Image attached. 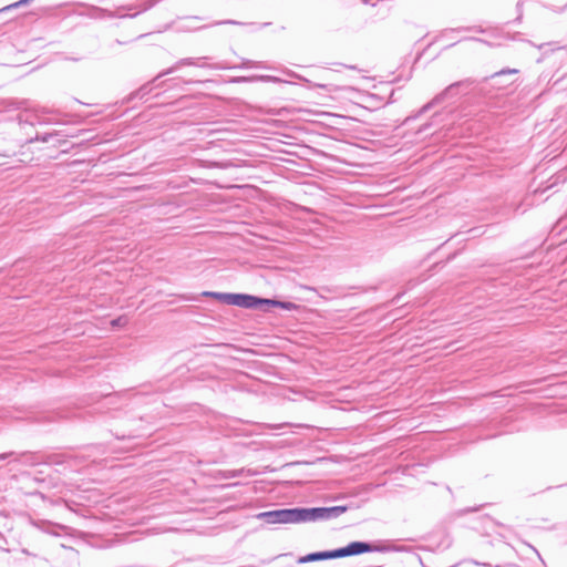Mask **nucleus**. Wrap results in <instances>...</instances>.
<instances>
[{"label":"nucleus","mask_w":567,"mask_h":567,"mask_svg":"<svg viewBox=\"0 0 567 567\" xmlns=\"http://www.w3.org/2000/svg\"><path fill=\"white\" fill-rule=\"evenodd\" d=\"M347 511L346 506L298 508V524L307 522L329 520Z\"/></svg>","instance_id":"nucleus-1"},{"label":"nucleus","mask_w":567,"mask_h":567,"mask_svg":"<svg viewBox=\"0 0 567 567\" xmlns=\"http://www.w3.org/2000/svg\"><path fill=\"white\" fill-rule=\"evenodd\" d=\"M471 84L472 82L470 80H464L449 85L443 92L434 96L432 101L423 105L413 118L419 117L421 114L430 111L432 107L443 103L447 99H453L458 94H464Z\"/></svg>","instance_id":"nucleus-2"},{"label":"nucleus","mask_w":567,"mask_h":567,"mask_svg":"<svg viewBox=\"0 0 567 567\" xmlns=\"http://www.w3.org/2000/svg\"><path fill=\"white\" fill-rule=\"evenodd\" d=\"M256 518L266 524H298V508H284L261 512Z\"/></svg>","instance_id":"nucleus-3"},{"label":"nucleus","mask_w":567,"mask_h":567,"mask_svg":"<svg viewBox=\"0 0 567 567\" xmlns=\"http://www.w3.org/2000/svg\"><path fill=\"white\" fill-rule=\"evenodd\" d=\"M207 58H196V59H193V58H186V59H181L179 61H177L173 66H171L169 69L161 72L156 79L153 80L156 81L158 78H162L164 75H168V74H172L173 72H175L176 70H178L179 68L184 66V65H194V66H198V68H212V69H215V70H225V69H228L227 65L225 64H221V63H216V64H207L205 61H206Z\"/></svg>","instance_id":"nucleus-4"},{"label":"nucleus","mask_w":567,"mask_h":567,"mask_svg":"<svg viewBox=\"0 0 567 567\" xmlns=\"http://www.w3.org/2000/svg\"><path fill=\"white\" fill-rule=\"evenodd\" d=\"M270 302V299H262L250 295L238 293L237 306L245 309H259L264 306L269 307Z\"/></svg>","instance_id":"nucleus-5"},{"label":"nucleus","mask_w":567,"mask_h":567,"mask_svg":"<svg viewBox=\"0 0 567 567\" xmlns=\"http://www.w3.org/2000/svg\"><path fill=\"white\" fill-rule=\"evenodd\" d=\"M231 83H252V82H271V83H288L278 76L256 74L250 76H236L230 80Z\"/></svg>","instance_id":"nucleus-6"},{"label":"nucleus","mask_w":567,"mask_h":567,"mask_svg":"<svg viewBox=\"0 0 567 567\" xmlns=\"http://www.w3.org/2000/svg\"><path fill=\"white\" fill-rule=\"evenodd\" d=\"M38 120H39L38 114L34 112H31V111H25L18 115L19 125L22 127H24V126L33 127L35 124V121H38Z\"/></svg>","instance_id":"nucleus-7"},{"label":"nucleus","mask_w":567,"mask_h":567,"mask_svg":"<svg viewBox=\"0 0 567 567\" xmlns=\"http://www.w3.org/2000/svg\"><path fill=\"white\" fill-rule=\"evenodd\" d=\"M205 295L212 296L226 305L237 306L238 293L206 292Z\"/></svg>","instance_id":"nucleus-8"},{"label":"nucleus","mask_w":567,"mask_h":567,"mask_svg":"<svg viewBox=\"0 0 567 567\" xmlns=\"http://www.w3.org/2000/svg\"><path fill=\"white\" fill-rule=\"evenodd\" d=\"M351 556L370 553L373 547L369 543L364 542H352L349 544Z\"/></svg>","instance_id":"nucleus-9"},{"label":"nucleus","mask_w":567,"mask_h":567,"mask_svg":"<svg viewBox=\"0 0 567 567\" xmlns=\"http://www.w3.org/2000/svg\"><path fill=\"white\" fill-rule=\"evenodd\" d=\"M324 559H330L329 550L308 554L306 556L300 557L298 559V563L306 564V563L324 560Z\"/></svg>","instance_id":"nucleus-10"},{"label":"nucleus","mask_w":567,"mask_h":567,"mask_svg":"<svg viewBox=\"0 0 567 567\" xmlns=\"http://www.w3.org/2000/svg\"><path fill=\"white\" fill-rule=\"evenodd\" d=\"M329 555H330V559L351 556L350 547H349V545H347L346 547H341V548H338V549L329 550Z\"/></svg>","instance_id":"nucleus-11"},{"label":"nucleus","mask_w":567,"mask_h":567,"mask_svg":"<svg viewBox=\"0 0 567 567\" xmlns=\"http://www.w3.org/2000/svg\"><path fill=\"white\" fill-rule=\"evenodd\" d=\"M269 306H274V307H280L285 310H292L296 308V305L292 303V302H289V301H276V300H271L270 305Z\"/></svg>","instance_id":"nucleus-12"},{"label":"nucleus","mask_w":567,"mask_h":567,"mask_svg":"<svg viewBox=\"0 0 567 567\" xmlns=\"http://www.w3.org/2000/svg\"><path fill=\"white\" fill-rule=\"evenodd\" d=\"M52 136H53V134H44V135H42V136H40V135H38V134H37V135H35V137H28V138L25 140V142L31 143V142H33V141H41V142H43V143H47V142H49V141H50V138H51Z\"/></svg>","instance_id":"nucleus-13"},{"label":"nucleus","mask_w":567,"mask_h":567,"mask_svg":"<svg viewBox=\"0 0 567 567\" xmlns=\"http://www.w3.org/2000/svg\"><path fill=\"white\" fill-rule=\"evenodd\" d=\"M152 91L151 83H147L140 87V90L135 93L136 96L140 99H143L146 94H148Z\"/></svg>","instance_id":"nucleus-14"},{"label":"nucleus","mask_w":567,"mask_h":567,"mask_svg":"<svg viewBox=\"0 0 567 567\" xmlns=\"http://www.w3.org/2000/svg\"><path fill=\"white\" fill-rule=\"evenodd\" d=\"M243 66L245 68H261V69H268V66H266L262 62H255V61H250V60H247L243 63Z\"/></svg>","instance_id":"nucleus-15"},{"label":"nucleus","mask_w":567,"mask_h":567,"mask_svg":"<svg viewBox=\"0 0 567 567\" xmlns=\"http://www.w3.org/2000/svg\"><path fill=\"white\" fill-rule=\"evenodd\" d=\"M518 71L516 69H505L499 72H496L492 75V79H496L506 74H516Z\"/></svg>","instance_id":"nucleus-16"},{"label":"nucleus","mask_w":567,"mask_h":567,"mask_svg":"<svg viewBox=\"0 0 567 567\" xmlns=\"http://www.w3.org/2000/svg\"><path fill=\"white\" fill-rule=\"evenodd\" d=\"M215 25L217 24H241V22H238V21H235V20H225V21H218L216 23H214Z\"/></svg>","instance_id":"nucleus-17"},{"label":"nucleus","mask_w":567,"mask_h":567,"mask_svg":"<svg viewBox=\"0 0 567 567\" xmlns=\"http://www.w3.org/2000/svg\"><path fill=\"white\" fill-rule=\"evenodd\" d=\"M184 28H185L186 30L194 31V30H200V29H203L204 27L193 25V24H186V25H184Z\"/></svg>","instance_id":"nucleus-18"},{"label":"nucleus","mask_w":567,"mask_h":567,"mask_svg":"<svg viewBox=\"0 0 567 567\" xmlns=\"http://www.w3.org/2000/svg\"><path fill=\"white\" fill-rule=\"evenodd\" d=\"M285 73L289 76H292V78H297V79H301L300 75H298L297 73H295L293 71H290V70H286Z\"/></svg>","instance_id":"nucleus-19"},{"label":"nucleus","mask_w":567,"mask_h":567,"mask_svg":"<svg viewBox=\"0 0 567 567\" xmlns=\"http://www.w3.org/2000/svg\"><path fill=\"white\" fill-rule=\"evenodd\" d=\"M10 455H12V452L0 454V461L7 460Z\"/></svg>","instance_id":"nucleus-20"},{"label":"nucleus","mask_w":567,"mask_h":567,"mask_svg":"<svg viewBox=\"0 0 567 567\" xmlns=\"http://www.w3.org/2000/svg\"><path fill=\"white\" fill-rule=\"evenodd\" d=\"M122 320H123V318H118V319H116V320H113V321H112V324H113V326H121V324H122Z\"/></svg>","instance_id":"nucleus-21"},{"label":"nucleus","mask_w":567,"mask_h":567,"mask_svg":"<svg viewBox=\"0 0 567 567\" xmlns=\"http://www.w3.org/2000/svg\"><path fill=\"white\" fill-rule=\"evenodd\" d=\"M243 472H244V470L233 471L230 476H231V477H236V476H238L239 474H241Z\"/></svg>","instance_id":"nucleus-22"}]
</instances>
